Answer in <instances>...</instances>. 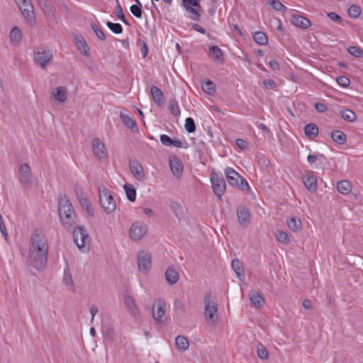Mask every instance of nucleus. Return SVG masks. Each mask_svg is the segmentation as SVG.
Wrapping results in <instances>:
<instances>
[{"label":"nucleus","mask_w":363,"mask_h":363,"mask_svg":"<svg viewBox=\"0 0 363 363\" xmlns=\"http://www.w3.org/2000/svg\"><path fill=\"white\" fill-rule=\"evenodd\" d=\"M150 93L155 103L158 106L163 105L164 101V96L163 92L157 86L152 85L150 87Z\"/></svg>","instance_id":"4be33fe9"},{"label":"nucleus","mask_w":363,"mask_h":363,"mask_svg":"<svg viewBox=\"0 0 363 363\" xmlns=\"http://www.w3.org/2000/svg\"><path fill=\"white\" fill-rule=\"evenodd\" d=\"M19 182L23 189H29L32 186L31 169L27 163L21 164L18 170Z\"/></svg>","instance_id":"1a4fd4ad"},{"label":"nucleus","mask_w":363,"mask_h":363,"mask_svg":"<svg viewBox=\"0 0 363 363\" xmlns=\"http://www.w3.org/2000/svg\"><path fill=\"white\" fill-rule=\"evenodd\" d=\"M287 225L294 232H298L301 228V222L298 218L291 217L287 220Z\"/></svg>","instance_id":"f704fd0d"},{"label":"nucleus","mask_w":363,"mask_h":363,"mask_svg":"<svg viewBox=\"0 0 363 363\" xmlns=\"http://www.w3.org/2000/svg\"><path fill=\"white\" fill-rule=\"evenodd\" d=\"M337 84L342 87H348L350 84V80L345 76H339L336 79Z\"/></svg>","instance_id":"4d7b16f0"},{"label":"nucleus","mask_w":363,"mask_h":363,"mask_svg":"<svg viewBox=\"0 0 363 363\" xmlns=\"http://www.w3.org/2000/svg\"><path fill=\"white\" fill-rule=\"evenodd\" d=\"M106 26L115 34H121L123 32V27L120 23L107 21Z\"/></svg>","instance_id":"37998d69"},{"label":"nucleus","mask_w":363,"mask_h":363,"mask_svg":"<svg viewBox=\"0 0 363 363\" xmlns=\"http://www.w3.org/2000/svg\"><path fill=\"white\" fill-rule=\"evenodd\" d=\"M75 192L80 205L82 207H85L89 203V200L87 198L86 194L81 188H76Z\"/></svg>","instance_id":"c9c22d12"},{"label":"nucleus","mask_w":363,"mask_h":363,"mask_svg":"<svg viewBox=\"0 0 363 363\" xmlns=\"http://www.w3.org/2000/svg\"><path fill=\"white\" fill-rule=\"evenodd\" d=\"M333 140L338 145H343L346 142V135L340 130H334L331 132Z\"/></svg>","instance_id":"2f4dec72"},{"label":"nucleus","mask_w":363,"mask_h":363,"mask_svg":"<svg viewBox=\"0 0 363 363\" xmlns=\"http://www.w3.org/2000/svg\"><path fill=\"white\" fill-rule=\"evenodd\" d=\"M72 230L73 231L74 243L78 248L83 252L88 250L89 247L87 245L89 244L90 238L86 228L84 225L74 226Z\"/></svg>","instance_id":"39448f33"},{"label":"nucleus","mask_w":363,"mask_h":363,"mask_svg":"<svg viewBox=\"0 0 363 363\" xmlns=\"http://www.w3.org/2000/svg\"><path fill=\"white\" fill-rule=\"evenodd\" d=\"M152 318L160 324H165L167 318L165 317V303L160 299L154 304L152 310Z\"/></svg>","instance_id":"9d476101"},{"label":"nucleus","mask_w":363,"mask_h":363,"mask_svg":"<svg viewBox=\"0 0 363 363\" xmlns=\"http://www.w3.org/2000/svg\"><path fill=\"white\" fill-rule=\"evenodd\" d=\"M324 160H326V157L323 155L319 154V153L314 154V155H309L307 157V161L310 164H313L316 161H318L320 163H323Z\"/></svg>","instance_id":"a18cd8bd"},{"label":"nucleus","mask_w":363,"mask_h":363,"mask_svg":"<svg viewBox=\"0 0 363 363\" xmlns=\"http://www.w3.org/2000/svg\"><path fill=\"white\" fill-rule=\"evenodd\" d=\"M147 225L143 222L136 221L133 223L129 230L130 238L133 240H139L147 233Z\"/></svg>","instance_id":"9b49d317"},{"label":"nucleus","mask_w":363,"mask_h":363,"mask_svg":"<svg viewBox=\"0 0 363 363\" xmlns=\"http://www.w3.org/2000/svg\"><path fill=\"white\" fill-rule=\"evenodd\" d=\"M340 114L345 121L348 122H353L357 119L356 113L350 109L342 110Z\"/></svg>","instance_id":"a19ab883"},{"label":"nucleus","mask_w":363,"mask_h":363,"mask_svg":"<svg viewBox=\"0 0 363 363\" xmlns=\"http://www.w3.org/2000/svg\"><path fill=\"white\" fill-rule=\"evenodd\" d=\"M179 277V272L174 266L169 267L165 272V279L169 285H173L178 281Z\"/></svg>","instance_id":"412c9836"},{"label":"nucleus","mask_w":363,"mask_h":363,"mask_svg":"<svg viewBox=\"0 0 363 363\" xmlns=\"http://www.w3.org/2000/svg\"><path fill=\"white\" fill-rule=\"evenodd\" d=\"M22 39V33L18 27H13L10 32L11 43L15 46L18 45Z\"/></svg>","instance_id":"a878e982"},{"label":"nucleus","mask_w":363,"mask_h":363,"mask_svg":"<svg viewBox=\"0 0 363 363\" xmlns=\"http://www.w3.org/2000/svg\"><path fill=\"white\" fill-rule=\"evenodd\" d=\"M52 95L59 102H65L67 100V89L64 86H58L52 91Z\"/></svg>","instance_id":"b1692460"},{"label":"nucleus","mask_w":363,"mask_h":363,"mask_svg":"<svg viewBox=\"0 0 363 363\" xmlns=\"http://www.w3.org/2000/svg\"><path fill=\"white\" fill-rule=\"evenodd\" d=\"M22 15L24 16V18L26 19V21L29 23H33L35 20V13L33 11V7L31 4V1H29L28 2H26L23 4H21L20 6H18Z\"/></svg>","instance_id":"dca6fc26"},{"label":"nucleus","mask_w":363,"mask_h":363,"mask_svg":"<svg viewBox=\"0 0 363 363\" xmlns=\"http://www.w3.org/2000/svg\"><path fill=\"white\" fill-rule=\"evenodd\" d=\"M257 354L259 359H267L269 357L268 350L260 343L257 349Z\"/></svg>","instance_id":"09e8293b"},{"label":"nucleus","mask_w":363,"mask_h":363,"mask_svg":"<svg viewBox=\"0 0 363 363\" xmlns=\"http://www.w3.org/2000/svg\"><path fill=\"white\" fill-rule=\"evenodd\" d=\"M160 141L164 146H172V139L167 135L163 134L160 135Z\"/></svg>","instance_id":"052dcab7"},{"label":"nucleus","mask_w":363,"mask_h":363,"mask_svg":"<svg viewBox=\"0 0 363 363\" xmlns=\"http://www.w3.org/2000/svg\"><path fill=\"white\" fill-rule=\"evenodd\" d=\"M184 9L190 13V15L188 16L190 19L194 21H199L201 18V15L199 13V11L201 8L194 7V6H184Z\"/></svg>","instance_id":"72a5a7b5"},{"label":"nucleus","mask_w":363,"mask_h":363,"mask_svg":"<svg viewBox=\"0 0 363 363\" xmlns=\"http://www.w3.org/2000/svg\"><path fill=\"white\" fill-rule=\"evenodd\" d=\"M63 281L67 286L74 288V282L72 280V274L68 269H65Z\"/></svg>","instance_id":"603ef678"},{"label":"nucleus","mask_w":363,"mask_h":363,"mask_svg":"<svg viewBox=\"0 0 363 363\" xmlns=\"http://www.w3.org/2000/svg\"><path fill=\"white\" fill-rule=\"evenodd\" d=\"M347 51L355 57H362L363 56V50L357 46H350L347 48Z\"/></svg>","instance_id":"3c124183"},{"label":"nucleus","mask_w":363,"mask_h":363,"mask_svg":"<svg viewBox=\"0 0 363 363\" xmlns=\"http://www.w3.org/2000/svg\"><path fill=\"white\" fill-rule=\"evenodd\" d=\"M249 296L250 300L251 303L253 304V306L258 308L262 306V304L264 302V299L259 292L256 291H252L250 292Z\"/></svg>","instance_id":"bb28decb"},{"label":"nucleus","mask_w":363,"mask_h":363,"mask_svg":"<svg viewBox=\"0 0 363 363\" xmlns=\"http://www.w3.org/2000/svg\"><path fill=\"white\" fill-rule=\"evenodd\" d=\"M78 47L82 54L86 57L89 56V48L84 40L78 41Z\"/></svg>","instance_id":"5fc2aeb1"},{"label":"nucleus","mask_w":363,"mask_h":363,"mask_svg":"<svg viewBox=\"0 0 363 363\" xmlns=\"http://www.w3.org/2000/svg\"><path fill=\"white\" fill-rule=\"evenodd\" d=\"M124 303L127 308L128 312L131 316L135 318L140 317V311L134 301V299L130 295L124 296Z\"/></svg>","instance_id":"a211bd4d"},{"label":"nucleus","mask_w":363,"mask_h":363,"mask_svg":"<svg viewBox=\"0 0 363 363\" xmlns=\"http://www.w3.org/2000/svg\"><path fill=\"white\" fill-rule=\"evenodd\" d=\"M123 188L125 191L128 199L131 202L135 201L136 199L135 189L131 184H125Z\"/></svg>","instance_id":"ea45409f"},{"label":"nucleus","mask_w":363,"mask_h":363,"mask_svg":"<svg viewBox=\"0 0 363 363\" xmlns=\"http://www.w3.org/2000/svg\"><path fill=\"white\" fill-rule=\"evenodd\" d=\"M169 207H170L172 211L173 212L174 215L178 219L180 220L183 217L184 211H183V208H182L181 203H179L177 201H170Z\"/></svg>","instance_id":"cd10ccee"},{"label":"nucleus","mask_w":363,"mask_h":363,"mask_svg":"<svg viewBox=\"0 0 363 363\" xmlns=\"http://www.w3.org/2000/svg\"><path fill=\"white\" fill-rule=\"evenodd\" d=\"M269 4L276 11H285L287 10V8L279 0H269Z\"/></svg>","instance_id":"8fccbe9b"},{"label":"nucleus","mask_w":363,"mask_h":363,"mask_svg":"<svg viewBox=\"0 0 363 363\" xmlns=\"http://www.w3.org/2000/svg\"><path fill=\"white\" fill-rule=\"evenodd\" d=\"M210 179L213 192L218 199L220 200L226 189V184L224 178L221 174L213 172L211 174Z\"/></svg>","instance_id":"6e6552de"},{"label":"nucleus","mask_w":363,"mask_h":363,"mask_svg":"<svg viewBox=\"0 0 363 363\" xmlns=\"http://www.w3.org/2000/svg\"><path fill=\"white\" fill-rule=\"evenodd\" d=\"M238 223L243 227H247L250 223V213L246 206H240L237 210Z\"/></svg>","instance_id":"f3484780"},{"label":"nucleus","mask_w":363,"mask_h":363,"mask_svg":"<svg viewBox=\"0 0 363 363\" xmlns=\"http://www.w3.org/2000/svg\"><path fill=\"white\" fill-rule=\"evenodd\" d=\"M327 16L333 21L338 23H341L342 21V17L335 12H329L327 13Z\"/></svg>","instance_id":"e2e57ef3"},{"label":"nucleus","mask_w":363,"mask_h":363,"mask_svg":"<svg viewBox=\"0 0 363 363\" xmlns=\"http://www.w3.org/2000/svg\"><path fill=\"white\" fill-rule=\"evenodd\" d=\"M138 265L140 272L148 273L152 266V259L150 253L140 252L138 255Z\"/></svg>","instance_id":"f8f14e48"},{"label":"nucleus","mask_w":363,"mask_h":363,"mask_svg":"<svg viewBox=\"0 0 363 363\" xmlns=\"http://www.w3.org/2000/svg\"><path fill=\"white\" fill-rule=\"evenodd\" d=\"M203 303L206 320L209 325H215L218 321V304L212 297L211 291L206 293Z\"/></svg>","instance_id":"7ed1b4c3"},{"label":"nucleus","mask_w":363,"mask_h":363,"mask_svg":"<svg viewBox=\"0 0 363 363\" xmlns=\"http://www.w3.org/2000/svg\"><path fill=\"white\" fill-rule=\"evenodd\" d=\"M92 150L94 155L98 159L107 157V151L104 143L99 138H94L92 141Z\"/></svg>","instance_id":"4468645a"},{"label":"nucleus","mask_w":363,"mask_h":363,"mask_svg":"<svg viewBox=\"0 0 363 363\" xmlns=\"http://www.w3.org/2000/svg\"><path fill=\"white\" fill-rule=\"evenodd\" d=\"M40 9L47 14L53 13L52 7L50 5L48 0H36Z\"/></svg>","instance_id":"79ce46f5"},{"label":"nucleus","mask_w":363,"mask_h":363,"mask_svg":"<svg viewBox=\"0 0 363 363\" xmlns=\"http://www.w3.org/2000/svg\"><path fill=\"white\" fill-rule=\"evenodd\" d=\"M305 187L311 192H315L317 190V177L312 171L306 172L302 177Z\"/></svg>","instance_id":"ddd939ff"},{"label":"nucleus","mask_w":363,"mask_h":363,"mask_svg":"<svg viewBox=\"0 0 363 363\" xmlns=\"http://www.w3.org/2000/svg\"><path fill=\"white\" fill-rule=\"evenodd\" d=\"M116 3H117V5L115 9V14L121 20V18H123L125 15L123 13V9H122L121 5L119 3V1L116 0Z\"/></svg>","instance_id":"680f3d73"},{"label":"nucleus","mask_w":363,"mask_h":363,"mask_svg":"<svg viewBox=\"0 0 363 363\" xmlns=\"http://www.w3.org/2000/svg\"><path fill=\"white\" fill-rule=\"evenodd\" d=\"M99 191L100 203L104 211L107 214L113 213L116 210V204L110 191L106 188H104L103 190L99 189Z\"/></svg>","instance_id":"423d86ee"},{"label":"nucleus","mask_w":363,"mask_h":363,"mask_svg":"<svg viewBox=\"0 0 363 363\" xmlns=\"http://www.w3.org/2000/svg\"><path fill=\"white\" fill-rule=\"evenodd\" d=\"M129 165L131 173L137 179H144L143 167L138 161H130Z\"/></svg>","instance_id":"5701e85b"},{"label":"nucleus","mask_w":363,"mask_h":363,"mask_svg":"<svg viewBox=\"0 0 363 363\" xmlns=\"http://www.w3.org/2000/svg\"><path fill=\"white\" fill-rule=\"evenodd\" d=\"M315 108L317 111L320 113H324L328 111L327 106L323 103H315Z\"/></svg>","instance_id":"338daca9"},{"label":"nucleus","mask_w":363,"mask_h":363,"mask_svg":"<svg viewBox=\"0 0 363 363\" xmlns=\"http://www.w3.org/2000/svg\"><path fill=\"white\" fill-rule=\"evenodd\" d=\"M120 118L122 123L125 125L128 128L130 129L133 133H138L139 128L137 125L136 121L134 118L130 116L128 114L121 113Z\"/></svg>","instance_id":"aec40b11"},{"label":"nucleus","mask_w":363,"mask_h":363,"mask_svg":"<svg viewBox=\"0 0 363 363\" xmlns=\"http://www.w3.org/2000/svg\"><path fill=\"white\" fill-rule=\"evenodd\" d=\"M348 15L353 18H358L361 13L360 7L357 5H352L348 9Z\"/></svg>","instance_id":"de8ad7c7"},{"label":"nucleus","mask_w":363,"mask_h":363,"mask_svg":"<svg viewBox=\"0 0 363 363\" xmlns=\"http://www.w3.org/2000/svg\"><path fill=\"white\" fill-rule=\"evenodd\" d=\"M277 240L281 243H287L289 242V236L286 232L279 230L276 233Z\"/></svg>","instance_id":"6e6d98bb"},{"label":"nucleus","mask_w":363,"mask_h":363,"mask_svg":"<svg viewBox=\"0 0 363 363\" xmlns=\"http://www.w3.org/2000/svg\"><path fill=\"white\" fill-rule=\"evenodd\" d=\"M225 175L230 186L243 191H250V187L247 180L232 167H228L225 169Z\"/></svg>","instance_id":"20e7f679"},{"label":"nucleus","mask_w":363,"mask_h":363,"mask_svg":"<svg viewBox=\"0 0 363 363\" xmlns=\"http://www.w3.org/2000/svg\"><path fill=\"white\" fill-rule=\"evenodd\" d=\"M304 133L307 137L314 138L318 134V128L314 123H308L304 127Z\"/></svg>","instance_id":"7c9ffc66"},{"label":"nucleus","mask_w":363,"mask_h":363,"mask_svg":"<svg viewBox=\"0 0 363 363\" xmlns=\"http://www.w3.org/2000/svg\"><path fill=\"white\" fill-rule=\"evenodd\" d=\"M130 12L137 18H141L143 15L142 4L140 2L133 4L130 8Z\"/></svg>","instance_id":"49530a36"},{"label":"nucleus","mask_w":363,"mask_h":363,"mask_svg":"<svg viewBox=\"0 0 363 363\" xmlns=\"http://www.w3.org/2000/svg\"><path fill=\"white\" fill-rule=\"evenodd\" d=\"M235 143L238 145L239 148H240L242 150H245L247 149V144L245 140L241 138H238L235 140Z\"/></svg>","instance_id":"69168bd1"},{"label":"nucleus","mask_w":363,"mask_h":363,"mask_svg":"<svg viewBox=\"0 0 363 363\" xmlns=\"http://www.w3.org/2000/svg\"><path fill=\"white\" fill-rule=\"evenodd\" d=\"M209 56L214 61L223 62V60H222L223 52H222L221 50L218 46L212 45L209 48Z\"/></svg>","instance_id":"473e14b6"},{"label":"nucleus","mask_w":363,"mask_h":363,"mask_svg":"<svg viewBox=\"0 0 363 363\" xmlns=\"http://www.w3.org/2000/svg\"><path fill=\"white\" fill-rule=\"evenodd\" d=\"M254 40L259 45H264L268 43V38L266 34L262 31H257L253 35Z\"/></svg>","instance_id":"58836bf2"},{"label":"nucleus","mask_w":363,"mask_h":363,"mask_svg":"<svg viewBox=\"0 0 363 363\" xmlns=\"http://www.w3.org/2000/svg\"><path fill=\"white\" fill-rule=\"evenodd\" d=\"M175 345L179 350L185 351L189 347V342L184 336L178 335L175 338Z\"/></svg>","instance_id":"c756f323"},{"label":"nucleus","mask_w":363,"mask_h":363,"mask_svg":"<svg viewBox=\"0 0 363 363\" xmlns=\"http://www.w3.org/2000/svg\"><path fill=\"white\" fill-rule=\"evenodd\" d=\"M182 1L184 7L194 6V7L201 8L200 5V0H182Z\"/></svg>","instance_id":"bf43d9fd"},{"label":"nucleus","mask_w":363,"mask_h":363,"mask_svg":"<svg viewBox=\"0 0 363 363\" xmlns=\"http://www.w3.org/2000/svg\"><path fill=\"white\" fill-rule=\"evenodd\" d=\"M184 128L188 133H194L196 130V125L194 120L191 117L186 118L185 120Z\"/></svg>","instance_id":"c03bdc74"},{"label":"nucleus","mask_w":363,"mask_h":363,"mask_svg":"<svg viewBox=\"0 0 363 363\" xmlns=\"http://www.w3.org/2000/svg\"><path fill=\"white\" fill-rule=\"evenodd\" d=\"M291 23L298 28L306 29L311 25L310 20L298 14H291Z\"/></svg>","instance_id":"6ab92c4d"},{"label":"nucleus","mask_w":363,"mask_h":363,"mask_svg":"<svg viewBox=\"0 0 363 363\" xmlns=\"http://www.w3.org/2000/svg\"><path fill=\"white\" fill-rule=\"evenodd\" d=\"M29 260L37 269H43L48 262V242L44 234L35 230L29 242Z\"/></svg>","instance_id":"f257e3e1"},{"label":"nucleus","mask_w":363,"mask_h":363,"mask_svg":"<svg viewBox=\"0 0 363 363\" xmlns=\"http://www.w3.org/2000/svg\"><path fill=\"white\" fill-rule=\"evenodd\" d=\"M52 59L51 50L45 48H39L34 51L33 60L42 69H45Z\"/></svg>","instance_id":"0eeeda50"},{"label":"nucleus","mask_w":363,"mask_h":363,"mask_svg":"<svg viewBox=\"0 0 363 363\" xmlns=\"http://www.w3.org/2000/svg\"><path fill=\"white\" fill-rule=\"evenodd\" d=\"M102 333L105 338L112 340L114 334V330L111 327L103 328Z\"/></svg>","instance_id":"13d9d810"},{"label":"nucleus","mask_w":363,"mask_h":363,"mask_svg":"<svg viewBox=\"0 0 363 363\" xmlns=\"http://www.w3.org/2000/svg\"><path fill=\"white\" fill-rule=\"evenodd\" d=\"M232 269L234 270L235 274L240 280L242 281L245 279V274L242 265L238 259H234L231 262Z\"/></svg>","instance_id":"393cba45"},{"label":"nucleus","mask_w":363,"mask_h":363,"mask_svg":"<svg viewBox=\"0 0 363 363\" xmlns=\"http://www.w3.org/2000/svg\"><path fill=\"white\" fill-rule=\"evenodd\" d=\"M174 306L176 310L182 312H185V307L183 303L179 300H175L174 302Z\"/></svg>","instance_id":"774afa93"},{"label":"nucleus","mask_w":363,"mask_h":363,"mask_svg":"<svg viewBox=\"0 0 363 363\" xmlns=\"http://www.w3.org/2000/svg\"><path fill=\"white\" fill-rule=\"evenodd\" d=\"M202 89L208 94L213 96L216 93V85L211 80H206L202 83Z\"/></svg>","instance_id":"e433bc0d"},{"label":"nucleus","mask_w":363,"mask_h":363,"mask_svg":"<svg viewBox=\"0 0 363 363\" xmlns=\"http://www.w3.org/2000/svg\"><path fill=\"white\" fill-rule=\"evenodd\" d=\"M169 163L173 174L179 178L184 169L182 160L177 156H170Z\"/></svg>","instance_id":"2eb2a0df"},{"label":"nucleus","mask_w":363,"mask_h":363,"mask_svg":"<svg viewBox=\"0 0 363 363\" xmlns=\"http://www.w3.org/2000/svg\"><path fill=\"white\" fill-rule=\"evenodd\" d=\"M352 184L347 180H342L337 182V191L342 194H347L352 191Z\"/></svg>","instance_id":"c85d7f7f"},{"label":"nucleus","mask_w":363,"mask_h":363,"mask_svg":"<svg viewBox=\"0 0 363 363\" xmlns=\"http://www.w3.org/2000/svg\"><path fill=\"white\" fill-rule=\"evenodd\" d=\"M168 108L170 111V113L175 116H179L180 115V108L178 104V101L176 100L175 98H172L169 100Z\"/></svg>","instance_id":"4c0bfd02"},{"label":"nucleus","mask_w":363,"mask_h":363,"mask_svg":"<svg viewBox=\"0 0 363 363\" xmlns=\"http://www.w3.org/2000/svg\"><path fill=\"white\" fill-rule=\"evenodd\" d=\"M91 29L95 33L96 35L101 40H106V35L104 31L95 23H91Z\"/></svg>","instance_id":"864d4df0"},{"label":"nucleus","mask_w":363,"mask_h":363,"mask_svg":"<svg viewBox=\"0 0 363 363\" xmlns=\"http://www.w3.org/2000/svg\"><path fill=\"white\" fill-rule=\"evenodd\" d=\"M0 231H1L3 237L4 238V239L6 240H8L9 235L6 231V225H4V221L2 220V216L0 218Z\"/></svg>","instance_id":"0e129e2a"},{"label":"nucleus","mask_w":363,"mask_h":363,"mask_svg":"<svg viewBox=\"0 0 363 363\" xmlns=\"http://www.w3.org/2000/svg\"><path fill=\"white\" fill-rule=\"evenodd\" d=\"M58 211L62 225L71 231L77 223V215L72 204L66 196L60 198Z\"/></svg>","instance_id":"f03ea898"}]
</instances>
